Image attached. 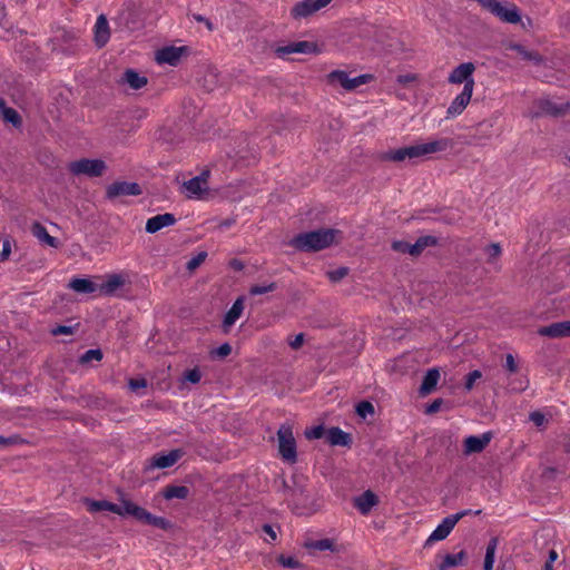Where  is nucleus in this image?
Instances as JSON below:
<instances>
[{
    "mask_svg": "<svg viewBox=\"0 0 570 570\" xmlns=\"http://www.w3.org/2000/svg\"><path fill=\"white\" fill-rule=\"evenodd\" d=\"M189 489L185 485H167L163 490V497L166 500L180 499L184 500L188 497Z\"/></svg>",
    "mask_w": 570,
    "mask_h": 570,
    "instance_id": "nucleus-34",
    "label": "nucleus"
},
{
    "mask_svg": "<svg viewBox=\"0 0 570 570\" xmlns=\"http://www.w3.org/2000/svg\"><path fill=\"white\" fill-rule=\"evenodd\" d=\"M69 170L76 176L100 177L106 170V164L100 159L83 158L70 163Z\"/></svg>",
    "mask_w": 570,
    "mask_h": 570,
    "instance_id": "nucleus-7",
    "label": "nucleus"
},
{
    "mask_svg": "<svg viewBox=\"0 0 570 570\" xmlns=\"http://www.w3.org/2000/svg\"><path fill=\"white\" fill-rule=\"evenodd\" d=\"M453 146V140L450 138H440L433 141L406 146L396 150H390L382 155V160L400 163L406 158H420L431 154L444 151Z\"/></svg>",
    "mask_w": 570,
    "mask_h": 570,
    "instance_id": "nucleus-1",
    "label": "nucleus"
},
{
    "mask_svg": "<svg viewBox=\"0 0 570 570\" xmlns=\"http://www.w3.org/2000/svg\"><path fill=\"white\" fill-rule=\"evenodd\" d=\"M278 452L281 458L294 464L297 461L296 441L293 434V429L288 424H283L277 431Z\"/></svg>",
    "mask_w": 570,
    "mask_h": 570,
    "instance_id": "nucleus-3",
    "label": "nucleus"
},
{
    "mask_svg": "<svg viewBox=\"0 0 570 570\" xmlns=\"http://www.w3.org/2000/svg\"><path fill=\"white\" fill-rule=\"evenodd\" d=\"M534 106L537 109L533 111V117H541L544 115L553 117L562 116L569 107L568 104H557L548 98L538 99L534 102Z\"/></svg>",
    "mask_w": 570,
    "mask_h": 570,
    "instance_id": "nucleus-11",
    "label": "nucleus"
},
{
    "mask_svg": "<svg viewBox=\"0 0 570 570\" xmlns=\"http://www.w3.org/2000/svg\"><path fill=\"white\" fill-rule=\"evenodd\" d=\"M27 443L23 438L18 434H12L10 436L0 435V448L7 449L14 445H21Z\"/></svg>",
    "mask_w": 570,
    "mask_h": 570,
    "instance_id": "nucleus-38",
    "label": "nucleus"
},
{
    "mask_svg": "<svg viewBox=\"0 0 570 570\" xmlns=\"http://www.w3.org/2000/svg\"><path fill=\"white\" fill-rule=\"evenodd\" d=\"M374 412V405L370 401H361L356 405V414L362 419H366L368 415H373Z\"/></svg>",
    "mask_w": 570,
    "mask_h": 570,
    "instance_id": "nucleus-39",
    "label": "nucleus"
},
{
    "mask_svg": "<svg viewBox=\"0 0 570 570\" xmlns=\"http://www.w3.org/2000/svg\"><path fill=\"white\" fill-rule=\"evenodd\" d=\"M331 1L332 0H303L293 7L291 13L295 19L306 18L326 7Z\"/></svg>",
    "mask_w": 570,
    "mask_h": 570,
    "instance_id": "nucleus-12",
    "label": "nucleus"
},
{
    "mask_svg": "<svg viewBox=\"0 0 570 570\" xmlns=\"http://www.w3.org/2000/svg\"><path fill=\"white\" fill-rule=\"evenodd\" d=\"M232 353V346L228 343L222 344L216 348L215 354L219 357H226Z\"/></svg>",
    "mask_w": 570,
    "mask_h": 570,
    "instance_id": "nucleus-57",
    "label": "nucleus"
},
{
    "mask_svg": "<svg viewBox=\"0 0 570 570\" xmlns=\"http://www.w3.org/2000/svg\"><path fill=\"white\" fill-rule=\"evenodd\" d=\"M69 287L81 294H91L99 289V286L88 278H73L69 283Z\"/></svg>",
    "mask_w": 570,
    "mask_h": 570,
    "instance_id": "nucleus-30",
    "label": "nucleus"
},
{
    "mask_svg": "<svg viewBox=\"0 0 570 570\" xmlns=\"http://www.w3.org/2000/svg\"><path fill=\"white\" fill-rule=\"evenodd\" d=\"M102 360V352L99 350V348H95V350H88L86 351L81 356H80V360L79 362L81 364H87V363H90L92 361H101Z\"/></svg>",
    "mask_w": 570,
    "mask_h": 570,
    "instance_id": "nucleus-40",
    "label": "nucleus"
},
{
    "mask_svg": "<svg viewBox=\"0 0 570 570\" xmlns=\"http://www.w3.org/2000/svg\"><path fill=\"white\" fill-rule=\"evenodd\" d=\"M177 222L171 213L158 214L146 222L145 229L148 234H155L164 227L173 226Z\"/></svg>",
    "mask_w": 570,
    "mask_h": 570,
    "instance_id": "nucleus-18",
    "label": "nucleus"
},
{
    "mask_svg": "<svg viewBox=\"0 0 570 570\" xmlns=\"http://www.w3.org/2000/svg\"><path fill=\"white\" fill-rule=\"evenodd\" d=\"M52 335H70L73 333V328L71 326L59 325L51 331Z\"/></svg>",
    "mask_w": 570,
    "mask_h": 570,
    "instance_id": "nucleus-54",
    "label": "nucleus"
},
{
    "mask_svg": "<svg viewBox=\"0 0 570 570\" xmlns=\"http://www.w3.org/2000/svg\"><path fill=\"white\" fill-rule=\"evenodd\" d=\"M326 432L323 425H317L305 430L304 435L307 440H316L326 436Z\"/></svg>",
    "mask_w": 570,
    "mask_h": 570,
    "instance_id": "nucleus-46",
    "label": "nucleus"
},
{
    "mask_svg": "<svg viewBox=\"0 0 570 570\" xmlns=\"http://www.w3.org/2000/svg\"><path fill=\"white\" fill-rule=\"evenodd\" d=\"M438 239L434 236H422L416 239L414 244H410V255L419 256L426 247L435 246Z\"/></svg>",
    "mask_w": 570,
    "mask_h": 570,
    "instance_id": "nucleus-31",
    "label": "nucleus"
},
{
    "mask_svg": "<svg viewBox=\"0 0 570 570\" xmlns=\"http://www.w3.org/2000/svg\"><path fill=\"white\" fill-rule=\"evenodd\" d=\"M11 253V245L9 239H4L2 243V250L0 252V262L9 258Z\"/></svg>",
    "mask_w": 570,
    "mask_h": 570,
    "instance_id": "nucleus-55",
    "label": "nucleus"
},
{
    "mask_svg": "<svg viewBox=\"0 0 570 570\" xmlns=\"http://www.w3.org/2000/svg\"><path fill=\"white\" fill-rule=\"evenodd\" d=\"M141 193L142 190L139 184L129 181H115L106 189V196L110 200L124 196H138Z\"/></svg>",
    "mask_w": 570,
    "mask_h": 570,
    "instance_id": "nucleus-10",
    "label": "nucleus"
},
{
    "mask_svg": "<svg viewBox=\"0 0 570 570\" xmlns=\"http://www.w3.org/2000/svg\"><path fill=\"white\" fill-rule=\"evenodd\" d=\"M202 372L198 367H194L191 370H186L183 374V381L189 382L191 384H197L202 380Z\"/></svg>",
    "mask_w": 570,
    "mask_h": 570,
    "instance_id": "nucleus-45",
    "label": "nucleus"
},
{
    "mask_svg": "<svg viewBox=\"0 0 570 570\" xmlns=\"http://www.w3.org/2000/svg\"><path fill=\"white\" fill-rule=\"evenodd\" d=\"M206 257H207V252H205V250L199 252L196 256H194L193 258H190L187 262L186 268L189 272L195 271L196 268H198L205 262Z\"/></svg>",
    "mask_w": 570,
    "mask_h": 570,
    "instance_id": "nucleus-44",
    "label": "nucleus"
},
{
    "mask_svg": "<svg viewBox=\"0 0 570 570\" xmlns=\"http://www.w3.org/2000/svg\"><path fill=\"white\" fill-rule=\"evenodd\" d=\"M443 403V400L442 399H435L431 404H429L425 409V413L426 414H433V413H436L441 405Z\"/></svg>",
    "mask_w": 570,
    "mask_h": 570,
    "instance_id": "nucleus-58",
    "label": "nucleus"
},
{
    "mask_svg": "<svg viewBox=\"0 0 570 570\" xmlns=\"http://www.w3.org/2000/svg\"><path fill=\"white\" fill-rule=\"evenodd\" d=\"M276 288H277V284L275 282H272V283H268V284H265V285H253L249 288V294L252 296L263 295V294H266V293H269V292H274Z\"/></svg>",
    "mask_w": 570,
    "mask_h": 570,
    "instance_id": "nucleus-41",
    "label": "nucleus"
},
{
    "mask_svg": "<svg viewBox=\"0 0 570 570\" xmlns=\"http://www.w3.org/2000/svg\"><path fill=\"white\" fill-rule=\"evenodd\" d=\"M327 77L330 82L340 83L347 91H352L372 79L371 75H360L351 78L348 72L344 70H334L330 72Z\"/></svg>",
    "mask_w": 570,
    "mask_h": 570,
    "instance_id": "nucleus-8",
    "label": "nucleus"
},
{
    "mask_svg": "<svg viewBox=\"0 0 570 570\" xmlns=\"http://www.w3.org/2000/svg\"><path fill=\"white\" fill-rule=\"evenodd\" d=\"M184 51H186V47H165L157 51L156 60L159 63L176 66L179 62Z\"/></svg>",
    "mask_w": 570,
    "mask_h": 570,
    "instance_id": "nucleus-21",
    "label": "nucleus"
},
{
    "mask_svg": "<svg viewBox=\"0 0 570 570\" xmlns=\"http://www.w3.org/2000/svg\"><path fill=\"white\" fill-rule=\"evenodd\" d=\"M529 419L538 428H541L547 423L546 415L539 411L531 412Z\"/></svg>",
    "mask_w": 570,
    "mask_h": 570,
    "instance_id": "nucleus-50",
    "label": "nucleus"
},
{
    "mask_svg": "<svg viewBox=\"0 0 570 570\" xmlns=\"http://www.w3.org/2000/svg\"><path fill=\"white\" fill-rule=\"evenodd\" d=\"M209 176L208 171H204L200 175L185 181L183 184L184 193L188 198L198 197L205 191H207V177Z\"/></svg>",
    "mask_w": 570,
    "mask_h": 570,
    "instance_id": "nucleus-14",
    "label": "nucleus"
},
{
    "mask_svg": "<svg viewBox=\"0 0 570 570\" xmlns=\"http://www.w3.org/2000/svg\"><path fill=\"white\" fill-rule=\"evenodd\" d=\"M110 32L108 21L104 14H100L95 24V42L99 48H101L108 42Z\"/></svg>",
    "mask_w": 570,
    "mask_h": 570,
    "instance_id": "nucleus-25",
    "label": "nucleus"
},
{
    "mask_svg": "<svg viewBox=\"0 0 570 570\" xmlns=\"http://www.w3.org/2000/svg\"><path fill=\"white\" fill-rule=\"evenodd\" d=\"M465 559L466 553L464 551H460L454 554H446L440 564V570H448L449 568L461 566Z\"/></svg>",
    "mask_w": 570,
    "mask_h": 570,
    "instance_id": "nucleus-35",
    "label": "nucleus"
},
{
    "mask_svg": "<svg viewBox=\"0 0 570 570\" xmlns=\"http://www.w3.org/2000/svg\"><path fill=\"white\" fill-rule=\"evenodd\" d=\"M557 473L558 470L556 468L549 466L543 470L542 478L546 480H553Z\"/></svg>",
    "mask_w": 570,
    "mask_h": 570,
    "instance_id": "nucleus-61",
    "label": "nucleus"
},
{
    "mask_svg": "<svg viewBox=\"0 0 570 570\" xmlns=\"http://www.w3.org/2000/svg\"><path fill=\"white\" fill-rule=\"evenodd\" d=\"M488 254V263L493 264L500 257L502 249L499 243H492L485 248Z\"/></svg>",
    "mask_w": 570,
    "mask_h": 570,
    "instance_id": "nucleus-43",
    "label": "nucleus"
},
{
    "mask_svg": "<svg viewBox=\"0 0 570 570\" xmlns=\"http://www.w3.org/2000/svg\"><path fill=\"white\" fill-rule=\"evenodd\" d=\"M83 504L86 505L87 510L90 513L108 511V512L118 514L120 517H126V515H128V512H126V508L128 505H131L132 502L128 499L121 498L120 504H116V503L109 502L107 500H92L89 498H85Z\"/></svg>",
    "mask_w": 570,
    "mask_h": 570,
    "instance_id": "nucleus-6",
    "label": "nucleus"
},
{
    "mask_svg": "<svg viewBox=\"0 0 570 570\" xmlns=\"http://www.w3.org/2000/svg\"><path fill=\"white\" fill-rule=\"evenodd\" d=\"M492 433L485 432L481 435H470L464 440V454L482 452L492 440Z\"/></svg>",
    "mask_w": 570,
    "mask_h": 570,
    "instance_id": "nucleus-16",
    "label": "nucleus"
},
{
    "mask_svg": "<svg viewBox=\"0 0 570 570\" xmlns=\"http://www.w3.org/2000/svg\"><path fill=\"white\" fill-rule=\"evenodd\" d=\"M317 52V46L311 41H297L291 42L286 46H279L275 49V53L278 58H285L292 53H315Z\"/></svg>",
    "mask_w": 570,
    "mask_h": 570,
    "instance_id": "nucleus-13",
    "label": "nucleus"
},
{
    "mask_svg": "<svg viewBox=\"0 0 570 570\" xmlns=\"http://www.w3.org/2000/svg\"><path fill=\"white\" fill-rule=\"evenodd\" d=\"M232 267H233L234 269H236V271H242V269H243V267H244V265H243V263H242V262H239V261H237V259H234V261L232 262Z\"/></svg>",
    "mask_w": 570,
    "mask_h": 570,
    "instance_id": "nucleus-63",
    "label": "nucleus"
},
{
    "mask_svg": "<svg viewBox=\"0 0 570 570\" xmlns=\"http://www.w3.org/2000/svg\"><path fill=\"white\" fill-rule=\"evenodd\" d=\"M306 548L315 551L335 550V543L332 539H321L306 543Z\"/></svg>",
    "mask_w": 570,
    "mask_h": 570,
    "instance_id": "nucleus-37",
    "label": "nucleus"
},
{
    "mask_svg": "<svg viewBox=\"0 0 570 570\" xmlns=\"http://www.w3.org/2000/svg\"><path fill=\"white\" fill-rule=\"evenodd\" d=\"M126 512H128V515L135 518L137 521L141 523L149 524L165 531L170 530L173 528L171 522L166 518L154 515L146 509L137 505L134 502L131 505H128L126 508Z\"/></svg>",
    "mask_w": 570,
    "mask_h": 570,
    "instance_id": "nucleus-5",
    "label": "nucleus"
},
{
    "mask_svg": "<svg viewBox=\"0 0 570 570\" xmlns=\"http://www.w3.org/2000/svg\"><path fill=\"white\" fill-rule=\"evenodd\" d=\"M475 66L473 62H463L455 67L448 77V81L453 85L463 83V88L474 89L473 72Z\"/></svg>",
    "mask_w": 570,
    "mask_h": 570,
    "instance_id": "nucleus-9",
    "label": "nucleus"
},
{
    "mask_svg": "<svg viewBox=\"0 0 570 570\" xmlns=\"http://www.w3.org/2000/svg\"><path fill=\"white\" fill-rule=\"evenodd\" d=\"M455 524L454 517H445L426 539L424 547L426 548L435 541L444 540L451 533Z\"/></svg>",
    "mask_w": 570,
    "mask_h": 570,
    "instance_id": "nucleus-19",
    "label": "nucleus"
},
{
    "mask_svg": "<svg viewBox=\"0 0 570 570\" xmlns=\"http://www.w3.org/2000/svg\"><path fill=\"white\" fill-rule=\"evenodd\" d=\"M32 235L42 244L48 245L50 247L57 248L59 246V240L49 235L47 228L39 222H35L31 226Z\"/></svg>",
    "mask_w": 570,
    "mask_h": 570,
    "instance_id": "nucleus-28",
    "label": "nucleus"
},
{
    "mask_svg": "<svg viewBox=\"0 0 570 570\" xmlns=\"http://www.w3.org/2000/svg\"><path fill=\"white\" fill-rule=\"evenodd\" d=\"M347 274H348V268L342 266L336 269L327 272V277L330 278L331 282L337 283V282L342 281Z\"/></svg>",
    "mask_w": 570,
    "mask_h": 570,
    "instance_id": "nucleus-48",
    "label": "nucleus"
},
{
    "mask_svg": "<svg viewBox=\"0 0 570 570\" xmlns=\"http://www.w3.org/2000/svg\"><path fill=\"white\" fill-rule=\"evenodd\" d=\"M471 510H462L455 514H451L450 517H454V522L458 523L463 517L471 514Z\"/></svg>",
    "mask_w": 570,
    "mask_h": 570,
    "instance_id": "nucleus-62",
    "label": "nucleus"
},
{
    "mask_svg": "<svg viewBox=\"0 0 570 570\" xmlns=\"http://www.w3.org/2000/svg\"><path fill=\"white\" fill-rule=\"evenodd\" d=\"M326 440L331 445H340L350 448L352 444V436L350 433L344 432L337 426H333L326 432Z\"/></svg>",
    "mask_w": 570,
    "mask_h": 570,
    "instance_id": "nucleus-24",
    "label": "nucleus"
},
{
    "mask_svg": "<svg viewBox=\"0 0 570 570\" xmlns=\"http://www.w3.org/2000/svg\"><path fill=\"white\" fill-rule=\"evenodd\" d=\"M509 49L518 52L523 60L532 61L535 65L542 63L543 59L537 51H530L520 43H511Z\"/></svg>",
    "mask_w": 570,
    "mask_h": 570,
    "instance_id": "nucleus-33",
    "label": "nucleus"
},
{
    "mask_svg": "<svg viewBox=\"0 0 570 570\" xmlns=\"http://www.w3.org/2000/svg\"><path fill=\"white\" fill-rule=\"evenodd\" d=\"M304 343V334H297L292 341H289V346L293 350H298Z\"/></svg>",
    "mask_w": 570,
    "mask_h": 570,
    "instance_id": "nucleus-59",
    "label": "nucleus"
},
{
    "mask_svg": "<svg viewBox=\"0 0 570 570\" xmlns=\"http://www.w3.org/2000/svg\"><path fill=\"white\" fill-rule=\"evenodd\" d=\"M440 380V372L438 368H430L423 377L422 384L420 386V394L425 396L430 394Z\"/></svg>",
    "mask_w": 570,
    "mask_h": 570,
    "instance_id": "nucleus-29",
    "label": "nucleus"
},
{
    "mask_svg": "<svg viewBox=\"0 0 570 570\" xmlns=\"http://www.w3.org/2000/svg\"><path fill=\"white\" fill-rule=\"evenodd\" d=\"M392 249L395 250V252H399V253H407L410 254V243L405 242V240H394L392 243Z\"/></svg>",
    "mask_w": 570,
    "mask_h": 570,
    "instance_id": "nucleus-52",
    "label": "nucleus"
},
{
    "mask_svg": "<svg viewBox=\"0 0 570 570\" xmlns=\"http://www.w3.org/2000/svg\"><path fill=\"white\" fill-rule=\"evenodd\" d=\"M125 283L126 279L121 274H107L106 281L99 285V292L104 296H111L121 288Z\"/></svg>",
    "mask_w": 570,
    "mask_h": 570,
    "instance_id": "nucleus-22",
    "label": "nucleus"
},
{
    "mask_svg": "<svg viewBox=\"0 0 570 570\" xmlns=\"http://www.w3.org/2000/svg\"><path fill=\"white\" fill-rule=\"evenodd\" d=\"M0 114L6 122L12 124L14 127L21 125V117L18 111L8 107L2 98H0Z\"/></svg>",
    "mask_w": 570,
    "mask_h": 570,
    "instance_id": "nucleus-32",
    "label": "nucleus"
},
{
    "mask_svg": "<svg viewBox=\"0 0 570 570\" xmlns=\"http://www.w3.org/2000/svg\"><path fill=\"white\" fill-rule=\"evenodd\" d=\"M128 386L132 392H138L139 390L147 387V380L144 377L130 379L128 381Z\"/></svg>",
    "mask_w": 570,
    "mask_h": 570,
    "instance_id": "nucleus-51",
    "label": "nucleus"
},
{
    "mask_svg": "<svg viewBox=\"0 0 570 570\" xmlns=\"http://www.w3.org/2000/svg\"><path fill=\"white\" fill-rule=\"evenodd\" d=\"M277 561L285 568H289V569L302 568V563L297 559H295L294 557H291V556L281 554L277 558Z\"/></svg>",
    "mask_w": 570,
    "mask_h": 570,
    "instance_id": "nucleus-47",
    "label": "nucleus"
},
{
    "mask_svg": "<svg viewBox=\"0 0 570 570\" xmlns=\"http://www.w3.org/2000/svg\"><path fill=\"white\" fill-rule=\"evenodd\" d=\"M262 529L269 537L271 541H275L277 539V533L273 525L266 523Z\"/></svg>",
    "mask_w": 570,
    "mask_h": 570,
    "instance_id": "nucleus-60",
    "label": "nucleus"
},
{
    "mask_svg": "<svg viewBox=\"0 0 570 570\" xmlns=\"http://www.w3.org/2000/svg\"><path fill=\"white\" fill-rule=\"evenodd\" d=\"M482 377V373L479 371V370H474L472 372H470L466 376H465V383H464V387L465 390L470 391L472 390L474 383Z\"/></svg>",
    "mask_w": 570,
    "mask_h": 570,
    "instance_id": "nucleus-49",
    "label": "nucleus"
},
{
    "mask_svg": "<svg viewBox=\"0 0 570 570\" xmlns=\"http://www.w3.org/2000/svg\"><path fill=\"white\" fill-rule=\"evenodd\" d=\"M191 18L197 22L204 23L208 31H213L215 29L213 22L202 14L193 13Z\"/></svg>",
    "mask_w": 570,
    "mask_h": 570,
    "instance_id": "nucleus-53",
    "label": "nucleus"
},
{
    "mask_svg": "<svg viewBox=\"0 0 570 570\" xmlns=\"http://www.w3.org/2000/svg\"><path fill=\"white\" fill-rule=\"evenodd\" d=\"M244 311V297H238L232 305V307L226 313L224 321H223V327L225 331H227L230 326H233L236 321L240 317L242 313Z\"/></svg>",
    "mask_w": 570,
    "mask_h": 570,
    "instance_id": "nucleus-26",
    "label": "nucleus"
},
{
    "mask_svg": "<svg viewBox=\"0 0 570 570\" xmlns=\"http://www.w3.org/2000/svg\"><path fill=\"white\" fill-rule=\"evenodd\" d=\"M474 89L463 88L462 91L451 101L446 110V118L460 116L468 107Z\"/></svg>",
    "mask_w": 570,
    "mask_h": 570,
    "instance_id": "nucleus-15",
    "label": "nucleus"
},
{
    "mask_svg": "<svg viewBox=\"0 0 570 570\" xmlns=\"http://www.w3.org/2000/svg\"><path fill=\"white\" fill-rule=\"evenodd\" d=\"M121 83H127L131 89L138 90L145 87L148 82L147 77L140 75L134 69H127L120 79Z\"/></svg>",
    "mask_w": 570,
    "mask_h": 570,
    "instance_id": "nucleus-27",
    "label": "nucleus"
},
{
    "mask_svg": "<svg viewBox=\"0 0 570 570\" xmlns=\"http://www.w3.org/2000/svg\"><path fill=\"white\" fill-rule=\"evenodd\" d=\"M181 456L180 450H171L168 453H157L149 460V468L166 469L173 466Z\"/></svg>",
    "mask_w": 570,
    "mask_h": 570,
    "instance_id": "nucleus-20",
    "label": "nucleus"
},
{
    "mask_svg": "<svg viewBox=\"0 0 570 570\" xmlns=\"http://www.w3.org/2000/svg\"><path fill=\"white\" fill-rule=\"evenodd\" d=\"M377 503H379V498L371 490H366L365 492H363L361 495H358L354 500V505L364 515L370 513L372 508L375 507Z\"/></svg>",
    "mask_w": 570,
    "mask_h": 570,
    "instance_id": "nucleus-23",
    "label": "nucleus"
},
{
    "mask_svg": "<svg viewBox=\"0 0 570 570\" xmlns=\"http://www.w3.org/2000/svg\"><path fill=\"white\" fill-rule=\"evenodd\" d=\"M338 234L341 232L334 228L301 233L291 239L289 245L299 252H318L330 247Z\"/></svg>",
    "mask_w": 570,
    "mask_h": 570,
    "instance_id": "nucleus-2",
    "label": "nucleus"
},
{
    "mask_svg": "<svg viewBox=\"0 0 570 570\" xmlns=\"http://www.w3.org/2000/svg\"><path fill=\"white\" fill-rule=\"evenodd\" d=\"M540 336L560 338L570 336V321L556 322L538 328Z\"/></svg>",
    "mask_w": 570,
    "mask_h": 570,
    "instance_id": "nucleus-17",
    "label": "nucleus"
},
{
    "mask_svg": "<svg viewBox=\"0 0 570 570\" xmlns=\"http://www.w3.org/2000/svg\"><path fill=\"white\" fill-rule=\"evenodd\" d=\"M52 50L73 55L79 47V36L73 30L59 29L51 39Z\"/></svg>",
    "mask_w": 570,
    "mask_h": 570,
    "instance_id": "nucleus-4",
    "label": "nucleus"
},
{
    "mask_svg": "<svg viewBox=\"0 0 570 570\" xmlns=\"http://www.w3.org/2000/svg\"><path fill=\"white\" fill-rule=\"evenodd\" d=\"M234 224V220L227 219L219 224V228L225 229L230 227Z\"/></svg>",
    "mask_w": 570,
    "mask_h": 570,
    "instance_id": "nucleus-64",
    "label": "nucleus"
},
{
    "mask_svg": "<svg viewBox=\"0 0 570 570\" xmlns=\"http://www.w3.org/2000/svg\"><path fill=\"white\" fill-rule=\"evenodd\" d=\"M529 385V381L525 377H515L508 383V389L511 392H523Z\"/></svg>",
    "mask_w": 570,
    "mask_h": 570,
    "instance_id": "nucleus-42",
    "label": "nucleus"
},
{
    "mask_svg": "<svg viewBox=\"0 0 570 570\" xmlns=\"http://www.w3.org/2000/svg\"><path fill=\"white\" fill-rule=\"evenodd\" d=\"M498 547V539L492 538L488 546L485 551V558H484V570H492L494 564V556Z\"/></svg>",
    "mask_w": 570,
    "mask_h": 570,
    "instance_id": "nucleus-36",
    "label": "nucleus"
},
{
    "mask_svg": "<svg viewBox=\"0 0 570 570\" xmlns=\"http://www.w3.org/2000/svg\"><path fill=\"white\" fill-rule=\"evenodd\" d=\"M504 367L510 372V373H515L518 372V364L515 363L514 361V357L512 354H508L507 357H505V365Z\"/></svg>",
    "mask_w": 570,
    "mask_h": 570,
    "instance_id": "nucleus-56",
    "label": "nucleus"
}]
</instances>
